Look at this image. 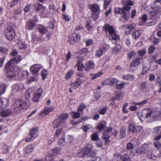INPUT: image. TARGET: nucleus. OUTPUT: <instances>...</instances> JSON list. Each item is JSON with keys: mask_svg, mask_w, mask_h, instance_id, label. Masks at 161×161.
<instances>
[{"mask_svg": "<svg viewBox=\"0 0 161 161\" xmlns=\"http://www.w3.org/2000/svg\"><path fill=\"white\" fill-rule=\"evenodd\" d=\"M29 107V103L22 100H17L13 104L14 112L15 114L20 113L21 110L27 109Z\"/></svg>", "mask_w": 161, "mask_h": 161, "instance_id": "f257e3e1", "label": "nucleus"}, {"mask_svg": "<svg viewBox=\"0 0 161 161\" xmlns=\"http://www.w3.org/2000/svg\"><path fill=\"white\" fill-rule=\"evenodd\" d=\"M78 155L79 157L81 158L85 156L87 157L93 158L95 156L96 153L92 151L91 145L89 144L79 153Z\"/></svg>", "mask_w": 161, "mask_h": 161, "instance_id": "f03ea898", "label": "nucleus"}, {"mask_svg": "<svg viewBox=\"0 0 161 161\" xmlns=\"http://www.w3.org/2000/svg\"><path fill=\"white\" fill-rule=\"evenodd\" d=\"M15 25L14 24H10L6 29L5 32L7 36V39L9 40L12 41L14 38L16 36L15 29Z\"/></svg>", "mask_w": 161, "mask_h": 161, "instance_id": "7ed1b4c3", "label": "nucleus"}, {"mask_svg": "<svg viewBox=\"0 0 161 161\" xmlns=\"http://www.w3.org/2000/svg\"><path fill=\"white\" fill-rule=\"evenodd\" d=\"M88 8L92 11V16L94 20H97L98 18L100 13L99 6L97 4L92 5L89 4Z\"/></svg>", "mask_w": 161, "mask_h": 161, "instance_id": "20e7f679", "label": "nucleus"}, {"mask_svg": "<svg viewBox=\"0 0 161 161\" xmlns=\"http://www.w3.org/2000/svg\"><path fill=\"white\" fill-rule=\"evenodd\" d=\"M131 8L127 6H124L123 8H115L114 10V13L118 14H123L122 18L125 20L128 19L127 14L126 11L129 12Z\"/></svg>", "mask_w": 161, "mask_h": 161, "instance_id": "39448f33", "label": "nucleus"}, {"mask_svg": "<svg viewBox=\"0 0 161 161\" xmlns=\"http://www.w3.org/2000/svg\"><path fill=\"white\" fill-rule=\"evenodd\" d=\"M152 110L149 109L143 110L141 112H139L137 113V116L139 118H147L152 114Z\"/></svg>", "mask_w": 161, "mask_h": 161, "instance_id": "423d86ee", "label": "nucleus"}, {"mask_svg": "<svg viewBox=\"0 0 161 161\" xmlns=\"http://www.w3.org/2000/svg\"><path fill=\"white\" fill-rule=\"evenodd\" d=\"M103 28L106 34L108 33L109 35H112L115 33V31L114 27L112 25H109L108 24H104Z\"/></svg>", "mask_w": 161, "mask_h": 161, "instance_id": "0eeeda50", "label": "nucleus"}, {"mask_svg": "<svg viewBox=\"0 0 161 161\" xmlns=\"http://www.w3.org/2000/svg\"><path fill=\"white\" fill-rule=\"evenodd\" d=\"M142 129L141 126L130 124L129 127L128 132L134 133L139 132Z\"/></svg>", "mask_w": 161, "mask_h": 161, "instance_id": "6e6552de", "label": "nucleus"}, {"mask_svg": "<svg viewBox=\"0 0 161 161\" xmlns=\"http://www.w3.org/2000/svg\"><path fill=\"white\" fill-rule=\"evenodd\" d=\"M42 93V90L39 88L35 92V94L33 97L32 101L35 103L38 102V100L41 97Z\"/></svg>", "mask_w": 161, "mask_h": 161, "instance_id": "1a4fd4ad", "label": "nucleus"}, {"mask_svg": "<svg viewBox=\"0 0 161 161\" xmlns=\"http://www.w3.org/2000/svg\"><path fill=\"white\" fill-rule=\"evenodd\" d=\"M13 112L10 109L8 108H1L0 109V115L3 117H7L13 114Z\"/></svg>", "mask_w": 161, "mask_h": 161, "instance_id": "9d476101", "label": "nucleus"}, {"mask_svg": "<svg viewBox=\"0 0 161 161\" xmlns=\"http://www.w3.org/2000/svg\"><path fill=\"white\" fill-rule=\"evenodd\" d=\"M46 8L42 4L38 3L36 8V12L39 14L40 15H42L44 13Z\"/></svg>", "mask_w": 161, "mask_h": 161, "instance_id": "9b49d317", "label": "nucleus"}, {"mask_svg": "<svg viewBox=\"0 0 161 161\" xmlns=\"http://www.w3.org/2000/svg\"><path fill=\"white\" fill-rule=\"evenodd\" d=\"M95 67V64L92 61L87 62L85 64V70L93 69Z\"/></svg>", "mask_w": 161, "mask_h": 161, "instance_id": "f8f14e48", "label": "nucleus"}, {"mask_svg": "<svg viewBox=\"0 0 161 161\" xmlns=\"http://www.w3.org/2000/svg\"><path fill=\"white\" fill-rule=\"evenodd\" d=\"M46 70L43 69V66L40 64H35L32 65L30 68V70Z\"/></svg>", "mask_w": 161, "mask_h": 161, "instance_id": "ddd939ff", "label": "nucleus"}, {"mask_svg": "<svg viewBox=\"0 0 161 161\" xmlns=\"http://www.w3.org/2000/svg\"><path fill=\"white\" fill-rule=\"evenodd\" d=\"M106 51V47H103L99 48L96 52L95 56L97 57H99L102 56Z\"/></svg>", "mask_w": 161, "mask_h": 161, "instance_id": "4468645a", "label": "nucleus"}, {"mask_svg": "<svg viewBox=\"0 0 161 161\" xmlns=\"http://www.w3.org/2000/svg\"><path fill=\"white\" fill-rule=\"evenodd\" d=\"M148 149V146L147 144H143L142 146L137 150V152L139 154L145 153Z\"/></svg>", "mask_w": 161, "mask_h": 161, "instance_id": "2eb2a0df", "label": "nucleus"}, {"mask_svg": "<svg viewBox=\"0 0 161 161\" xmlns=\"http://www.w3.org/2000/svg\"><path fill=\"white\" fill-rule=\"evenodd\" d=\"M64 123V121L61 120L60 119L58 118L54 121L53 126L54 128H57L62 125Z\"/></svg>", "mask_w": 161, "mask_h": 161, "instance_id": "dca6fc26", "label": "nucleus"}, {"mask_svg": "<svg viewBox=\"0 0 161 161\" xmlns=\"http://www.w3.org/2000/svg\"><path fill=\"white\" fill-rule=\"evenodd\" d=\"M142 59V58L140 57H138L136 58L130 63V66L131 67H135L139 65L140 64L141 60Z\"/></svg>", "mask_w": 161, "mask_h": 161, "instance_id": "f3484780", "label": "nucleus"}, {"mask_svg": "<svg viewBox=\"0 0 161 161\" xmlns=\"http://www.w3.org/2000/svg\"><path fill=\"white\" fill-rule=\"evenodd\" d=\"M15 64L11 59L5 66V69L7 70H11V69L14 66Z\"/></svg>", "mask_w": 161, "mask_h": 161, "instance_id": "a211bd4d", "label": "nucleus"}, {"mask_svg": "<svg viewBox=\"0 0 161 161\" xmlns=\"http://www.w3.org/2000/svg\"><path fill=\"white\" fill-rule=\"evenodd\" d=\"M35 26V24L31 19L28 20L26 25V28L29 30H32Z\"/></svg>", "mask_w": 161, "mask_h": 161, "instance_id": "6ab92c4d", "label": "nucleus"}, {"mask_svg": "<svg viewBox=\"0 0 161 161\" xmlns=\"http://www.w3.org/2000/svg\"><path fill=\"white\" fill-rule=\"evenodd\" d=\"M161 138V135L160 134L156 136L155 138V141L154 142L155 147L157 149H159L161 147V143L158 142V141Z\"/></svg>", "mask_w": 161, "mask_h": 161, "instance_id": "aec40b11", "label": "nucleus"}, {"mask_svg": "<svg viewBox=\"0 0 161 161\" xmlns=\"http://www.w3.org/2000/svg\"><path fill=\"white\" fill-rule=\"evenodd\" d=\"M24 85L22 84H15L13 86V90L14 92H18L22 89Z\"/></svg>", "mask_w": 161, "mask_h": 161, "instance_id": "412c9836", "label": "nucleus"}, {"mask_svg": "<svg viewBox=\"0 0 161 161\" xmlns=\"http://www.w3.org/2000/svg\"><path fill=\"white\" fill-rule=\"evenodd\" d=\"M52 152H53V155L50 156V157L47 156L46 158V160L47 161H53V160L52 158V155H55L57 154L58 152H59V149L58 148H56L54 150L52 151Z\"/></svg>", "mask_w": 161, "mask_h": 161, "instance_id": "4be33fe9", "label": "nucleus"}, {"mask_svg": "<svg viewBox=\"0 0 161 161\" xmlns=\"http://www.w3.org/2000/svg\"><path fill=\"white\" fill-rule=\"evenodd\" d=\"M47 27H44L42 25H40L37 28V30L41 34H45L47 31Z\"/></svg>", "mask_w": 161, "mask_h": 161, "instance_id": "5701e85b", "label": "nucleus"}, {"mask_svg": "<svg viewBox=\"0 0 161 161\" xmlns=\"http://www.w3.org/2000/svg\"><path fill=\"white\" fill-rule=\"evenodd\" d=\"M82 81L80 79H78L77 81L72 83L71 85L72 87L75 89L76 88L79 87L81 85Z\"/></svg>", "mask_w": 161, "mask_h": 161, "instance_id": "b1692460", "label": "nucleus"}, {"mask_svg": "<svg viewBox=\"0 0 161 161\" xmlns=\"http://www.w3.org/2000/svg\"><path fill=\"white\" fill-rule=\"evenodd\" d=\"M124 95V93L120 91H118L115 93V97L114 99L115 100H121L123 96Z\"/></svg>", "mask_w": 161, "mask_h": 161, "instance_id": "393cba45", "label": "nucleus"}, {"mask_svg": "<svg viewBox=\"0 0 161 161\" xmlns=\"http://www.w3.org/2000/svg\"><path fill=\"white\" fill-rule=\"evenodd\" d=\"M18 74L17 71H7L6 72V75L9 78L13 77Z\"/></svg>", "mask_w": 161, "mask_h": 161, "instance_id": "a878e982", "label": "nucleus"}, {"mask_svg": "<svg viewBox=\"0 0 161 161\" xmlns=\"http://www.w3.org/2000/svg\"><path fill=\"white\" fill-rule=\"evenodd\" d=\"M54 107H53L46 108L41 113V114H44L45 115L47 114L50 112L54 110Z\"/></svg>", "mask_w": 161, "mask_h": 161, "instance_id": "bb28decb", "label": "nucleus"}, {"mask_svg": "<svg viewBox=\"0 0 161 161\" xmlns=\"http://www.w3.org/2000/svg\"><path fill=\"white\" fill-rule=\"evenodd\" d=\"M93 126L92 125L88 124H85L81 126V129L83 130L84 131L87 132L88 130L91 129L92 128Z\"/></svg>", "mask_w": 161, "mask_h": 161, "instance_id": "cd10ccee", "label": "nucleus"}, {"mask_svg": "<svg viewBox=\"0 0 161 161\" xmlns=\"http://www.w3.org/2000/svg\"><path fill=\"white\" fill-rule=\"evenodd\" d=\"M126 131V128L125 127H122L120 129L119 137V138L124 137L125 136Z\"/></svg>", "mask_w": 161, "mask_h": 161, "instance_id": "c85d7f7f", "label": "nucleus"}, {"mask_svg": "<svg viewBox=\"0 0 161 161\" xmlns=\"http://www.w3.org/2000/svg\"><path fill=\"white\" fill-rule=\"evenodd\" d=\"M106 125V122L104 121H102L98 124L97 126V128L99 130H103Z\"/></svg>", "mask_w": 161, "mask_h": 161, "instance_id": "c756f323", "label": "nucleus"}, {"mask_svg": "<svg viewBox=\"0 0 161 161\" xmlns=\"http://www.w3.org/2000/svg\"><path fill=\"white\" fill-rule=\"evenodd\" d=\"M157 14L156 12L152 11L150 12L149 18L151 20H155L158 18Z\"/></svg>", "mask_w": 161, "mask_h": 161, "instance_id": "7c9ffc66", "label": "nucleus"}, {"mask_svg": "<svg viewBox=\"0 0 161 161\" xmlns=\"http://www.w3.org/2000/svg\"><path fill=\"white\" fill-rule=\"evenodd\" d=\"M122 3L124 4V6L130 7L133 5V2L131 0H121Z\"/></svg>", "mask_w": 161, "mask_h": 161, "instance_id": "2f4dec72", "label": "nucleus"}, {"mask_svg": "<svg viewBox=\"0 0 161 161\" xmlns=\"http://www.w3.org/2000/svg\"><path fill=\"white\" fill-rule=\"evenodd\" d=\"M141 35L139 31H136L132 33L131 35L133 38L136 40Z\"/></svg>", "mask_w": 161, "mask_h": 161, "instance_id": "473e14b6", "label": "nucleus"}, {"mask_svg": "<svg viewBox=\"0 0 161 161\" xmlns=\"http://www.w3.org/2000/svg\"><path fill=\"white\" fill-rule=\"evenodd\" d=\"M80 34H76L74 36L72 40L70 39L69 41L71 42V41H73L75 42H78L80 39Z\"/></svg>", "mask_w": 161, "mask_h": 161, "instance_id": "72a5a7b5", "label": "nucleus"}, {"mask_svg": "<svg viewBox=\"0 0 161 161\" xmlns=\"http://www.w3.org/2000/svg\"><path fill=\"white\" fill-rule=\"evenodd\" d=\"M156 5H152V8L154 12L156 13V14L158 15L161 12V8L158 6H155Z\"/></svg>", "mask_w": 161, "mask_h": 161, "instance_id": "f704fd0d", "label": "nucleus"}, {"mask_svg": "<svg viewBox=\"0 0 161 161\" xmlns=\"http://www.w3.org/2000/svg\"><path fill=\"white\" fill-rule=\"evenodd\" d=\"M8 99L4 98H2L0 99V107L7 106L8 104Z\"/></svg>", "mask_w": 161, "mask_h": 161, "instance_id": "c9c22d12", "label": "nucleus"}, {"mask_svg": "<svg viewBox=\"0 0 161 161\" xmlns=\"http://www.w3.org/2000/svg\"><path fill=\"white\" fill-rule=\"evenodd\" d=\"M22 59V57L21 55H19L16 57H14L12 58V60L15 64H17V63L20 62Z\"/></svg>", "mask_w": 161, "mask_h": 161, "instance_id": "e433bc0d", "label": "nucleus"}, {"mask_svg": "<svg viewBox=\"0 0 161 161\" xmlns=\"http://www.w3.org/2000/svg\"><path fill=\"white\" fill-rule=\"evenodd\" d=\"M7 86L4 83H2L0 85V94L2 95L4 93L6 90Z\"/></svg>", "mask_w": 161, "mask_h": 161, "instance_id": "4c0bfd02", "label": "nucleus"}, {"mask_svg": "<svg viewBox=\"0 0 161 161\" xmlns=\"http://www.w3.org/2000/svg\"><path fill=\"white\" fill-rule=\"evenodd\" d=\"M147 156L148 158L153 160H156L157 158L156 156L153 154L151 150L148 152Z\"/></svg>", "mask_w": 161, "mask_h": 161, "instance_id": "58836bf2", "label": "nucleus"}, {"mask_svg": "<svg viewBox=\"0 0 161 161\" xmlns=\"http://www.w3.org/2000/svg\"><path fill=\"white\" fill-rule=\"evenodd\" d=\"M88 51V48L87 47L82 48L78 52V53L79 55H82L87 53Z\"/></svg>", "mask_w": 161, "mask_h": 161, "instance_id": "ea45409f", "label": "nucleus"}, {"mask_svg": "<svg viewBox=\"0 0 161 161\" xmlns=\"http://www.w3.org/2000/svg\"><path fill=\"white\" fill-rule=\"evenodd\" d=\"M38 128H34L32 129L30 131V135H31L33 136H34L35 137H36V133L38 131Z\"/></svg>", "mask_w": 161, "mask_h": 161, "instance_id": "a19ab883", "label": "nucleus"}, {"mask_svg": "<svg viewBox=\"0 0 161 161\" xmlns=\"http://www.w3.org/2000/svg\"><path fill=\"white\" fill-rule=\"evenodd\" d=\"M136 54V52L134 51L131 50L127 53V58L128 59H130L132 57L135 56Z\"/></svg>", "mask_w": 161, "mask_h": 161, "instance_id": "79ce46f5", "label": "nucleus"}, {"mask_svg": "<svg viewBox=\"0 0 161 161\" xmlns=\"http://www.w3.org/2000/svg\"><path fill=\"white\" fill-rule=\"evenodd\" d=\"M147 53L146 48H144L141 50H139L137 52L138 55L141 57H143Z\"/></svg>", "mask_w": 161, "mask_h": 161, "instance_id": "37998d69", "label": "nucleus"}, {"mask_svg": "<svg viewBox=\"0 0 161 161\" xmlns=\"http://www.w3.org/2000/svg\"><path fill=\"white\" fill-rule=\"evenodd\" d=\"M72 113L73 114H72V117L75 119H77L80 116V112L77 111V112H72Z\"/></svg>", "mask_w": 161, "mask_h": 161, "instance_id": "c03bdc74", "label": "nucleus"}, {"mask_svg": "<svg viewBox=\"0 0 161 161\" xmlns=\"http://www.w3.org/2000/svg\"><path fill=\"white\" fill-rule=\"evenodd\" d=\"M62 132V130L61 128H58L56 131L55 135L54 137L55 139H56L61 134Z\"/></svg>", "mask_w": 161, "mask_h": 161, "instance_id": "a18cd8bd", "label": "nucleus"}, {"mask_svg": "<svg viewBox=\"0 0 161 161\" xmlns=\"http://www.w3.org/2000/svg\"><path fill=\"white\" fill-rule=\"evenodd\" d=\"M77 67V70H83L84 68V65L82 63H77L75 67Z\"/></svg>", "mask_w": 161, "mask_h": 161, "instance_id": "49530a36", "label": "nucleus"}, {"mask_svg": "<svg viewBox=\"0 0 161 161\" xmlns=\"http://www.w3.org/2000/svg\"><path fill=\"white\" fill-rule=\"evenodd\" d=\"M112 36V39L115 40L114 42H113V43L115 44H116L117 43V41L119 40V37L118 36L116 33L115 32V33L111 35Z\"/></svg>", "mask_w": 161, "mask_h": 161, "instance_id": "de8ad7c7", "label": "nucleus"}, {"mask_svg": "<svg viewBox=\"0 0 161 161\" xmlns=\"http://www.w3.org/2000/svg\"><path fill=\"white\" fill-rule=\"evenodd\" d=\"M8 52V48L4 47H0V53H2L4 54H7Z\"/></svg>", "mask_w": 161, "mask_h": 161, "instance_id": "09e8293b", "label": "nucleus"}, {"mask_svg": "<svg viewBox=\"0 0 161 161\" xmlns=\"http://www.w3.org/2000/svg\"><path fill=\"white\" fill-rule=\"evenodd\" d=\"M121 45L119 44L117 45L114 47L113 52L114 53H117L121 50Z\"/></svg>", "mask_w": 161, "mask_h": 161, "instance_id": "8fccbe9b", "label": "nucleus"}, {"mask_svg": "<svg viewBox=\"0 0 161 161\" xmlns=\"http://www.w3.org/2000/svg\"><path fill=\"white\" fill-rule=\"evenodd\" d=\"M111 0H105L103 4V8L104 9H106L108 7L109 4L111 3Z\"/></svg>", "mask_w": 161, "mask_h": 161, "instance_id": "3c124183", "label": "nucleus"}, {"mask_svg": "<svg viewBox=\"0 0 161 161\" xmlns=\"http://www.w3.org/2000/svg\"><path fill=\"white\" fill-rule=\"evenodd\" d=\"M68 117V115L67 114L63 113L60 114L59 117L58 118L61 119V120L64 121V123L65 122V120Z\"/></svg>", "mask_w": 161, "mask_h": 161, "instance_id": "603ef678", "label": "nucleus"}, {"mask_svg": "<svg viewBox=\"0 0 161 161\" xmlns=\"http://www.w3.org/2000/svg\"><path fill=\"white\" fill-rule=\"evenodd\" d=\"M91 139L92 141H95L99 140V136L96 133L93 134L91 136Z\"/></svg>", "mask_w": 161, "mask_h": 161, "instance_id": "864d4df0", "label": "nucleus"}, {"mask_svg": "<svg viewBox=\"0 0 161 161\" xmlns=\"http://www.w3.org/2000/svg\"><path fill=\"white\" fill-rule=\"evenodd\" d=\"M33 150V148L32 147V145L30 144L26 147L25 152L26 153H31Z\"/></svg>", "mask_w": 161, "mask_h": 161, "instance_id": "5fc2aeb1", "label": "nucleus"}, {"mask_svg": "<svg viewBox=\"0 0 161 161\" xmlns=\"http://www.w3.org/2000/svg\"><path fill=\"white\" fill-rule=\"evenodd\" d=\"M62 16L63 19L66 21L69 22L71 19V16L67 14H63Z\"/></svg>", "mask_w": 161, "mask_h": 161, "instance_id": "6e6d98bb", "label": "nucleus"}, {"mask_svg": "<svg viewBox=\"0 0 161 161\" xmlns=\"http://www.w3.org/2000/svg\"><path fill=\"white\" fill-rule=\"evenodd\" d=\"M64 139L66 143H70L73 139V137L70 136H67Z\"/></svg>", "mask_w": 161, "mask_h": 161, "instance_id": "4d7b16f0", "label": "nucleus"}, {"mask_svg": "<svg viewBox=\"0 0 161 161\" xmlns=\"http://www.w3.org/2000/svg\"><path fill=\"white\" fill-rule=\"evenodd\" d=\"M154 131L155 133L160 134L161 135V126L155 127L154 129Z\"/></svg>", "mask_w": 161, "mask_h": 161, "instance_id": "13d9d810", "label": "nucleus"}, {"mask_svg": "<svg viewBox=\"0 0 161 161\" xmlns=\"http://www.w3.org/2000/svg\"><path fill=\"white\" fill-rule=\"evenodd\" d=\"M123 78L124 80H130L133 79V76L130 75H124L123 76Z\"/></svg>", "mask_w": 161, "mask_h": 161, "instance_id": "bf43d9fd", "label": "nucleus"}, {"mask_svg": "<svg viewBox=\"0 0 161 161\" xmlns=\"http://www.w3.org/2000/svg\"><path fill=\"white\" fill-rule=\"evenodd\" d=\"M48 71H42L41 75L42 76V80H44L46 78V76L48 74Z\"/></svg>", "mask_w": 161, "mask_h": 161, "instance_id": "052dcab7", "label": "nucleus"}, {"mask_svg": "<svg viewBox=\"0 0 161 161\" xmlns=\"http://www.w3.org/2000/svg\"><path fill=\"white\" fill-rule=\"evenodd\" d=\"M103 74V73L101 72H100L97 74H92V75L93 76V77L92 78V80L95 79L97 77L100 76Z\"/></svg>", "mask_w": 161, "mask_h": 161, "instance_id": "680f3d73", "label": "nucleus"}, {"mask_svg": "<svg viewBox=\"0 0 161 161\" xmlns=\"http://www.w3.org/2000/svg\"><path fill=\"white\" fill-rule=\"evenodd\" d=\"M34 89V87H31L29 88L26 92V95L28 94V97H30V94L32 93Z\"/></svg>", "mask_w": 161, "mask_h": 161, "instance_id": "e2e57ef3", "label": "nucleus"}, {"mask_svg": "<svg viewBox=\"0 0 161 161\" xmlns=\"http://www.w3.org/2000/svg\"><path fill=\"white\" fill-rule=\"evenodd\" d=\"M110 85L117 84L118 83V80L116 79L110 78Z\"/></svg>", "mask_w": 161, "mask_h": 161, "instance_id": "0e129e2a", "label": "nucleus"}, {"mask_svg": "<svg viewBox=\"0 0 161 161\" xmlns=\"http://www.w3.org/2000/svg\"><path fill=\"white\" fill-rule=\"evenodd\" d=\"M156 49L155 47L153 45H152L148 48V52L150 54L152 53L155 51Z\"/></svg>", "mask_w": 161, "mask_h": 161, "instance_id": "69168bd1", "label": "nucleus"}, {"mask_svg": "<svg viewBox=\"0 0 161 161\" xmlns=\"http://www.w3.org/2000/svg\"><path fill=\"white\" fill-rule=\"evenodd\" d=\"M58 143L60 145L64 146L65 145L66 143L65 139L64 137L60 139Z\"/></svg>", "mask_w": 161, "mask_h": 161, "instance_id": "338daca9", "label": "nucleus"}, {"mask_svg": "<svg viewBox=\"0 0 161 161\" xmlns=\"http://www.w3.org/2000/svg\"><path fill=\"white\" fill-rule=\"evenodd\" d=\"M73 74V72L72 71H69L66 74L65 79L66 80L69 79L71 76Z\"/></svg>", "mask_w": 161, "mask_h": 161, "instance_id": "774afa93", "label": "nucleus"}]
</instances>
